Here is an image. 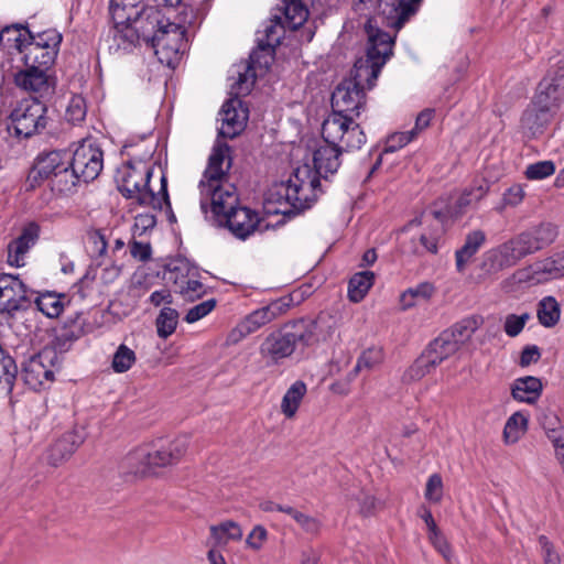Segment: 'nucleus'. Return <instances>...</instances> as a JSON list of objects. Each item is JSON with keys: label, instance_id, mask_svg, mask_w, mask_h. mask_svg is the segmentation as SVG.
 Listing matches in <instances>:
<instances>
[{"label": "nucleus", "instance_id": "f257e3e1", "mask_svg": "<svg viewBox=\"0 0 564 564\" xmlns=\"http://www.w3.org/2000/svg\"><path fill=\"white\" fill-rule=\"evenodd\" d=\"M366 56L355 62L350 77L332 94V113L359 117L366 108V90L376 85L381 68L392 55L393 37L380 30L376 20L365 23Z\"/></svg>", "mask_w": 564, "mask_h": 564}, {"label": "nucleus", "instance_id": "f03ea898", "mask_svg": "<svg viewBox=\"0 0 564 564\" xmlns=\"http://www.w3.org/2000/svg\"><path fill=\"white\" fill-rule=\"evenodd\" d=\"M343 151L341 148L326 142L319 145L313 153L314 169L308 164L300 165L286 182L276 183L268 191V212L290 215L310 208L322 192L319 176L327 178L338 171Z\"/></svg>", "mask_w": 564, "mask_h": 564}, {"label": "nucleus", "instance_id": "7ed1b4c3", "mask_svg": "<svg viewBox=\"0 0 564 564\" xmlns=\"http://www.w3.org/2000/svg\"><path fill=\"white\" fill-rule=\"evenodd\" d=\"M231 163L228 143L215 142L198 185L200 209L206 218H212L214 221L239 204L237 188L228 181Z\"/></svg>", "mask_w": 564, "mask_h": 564}, {"label": "nucleus", "instance_id": "20e7f679", "mask_svg": "<svg viewBox=\"0 0 564 564\" xmlns=\"http://www.w3.org/2000/svg\"><path fill=\"white\" fill-rule=\"evenodd\" d=\"M558 235L556 226L543 223L513 236L482 256L481 268L489 274L517 265L523 258L552 245Z\"/></svg>", "mask_w": 564, "mask_h": 564}, {"label": "nucleus", "instance_id": "39448f33", "mask_svg": "<svg viewBox=\"0 0 564 564\" xmlns=\"http://www.w3.org/2000/svg\"><path fill=\"white\" fill-rule=\"evenodd\" d=\"M173 9H151L149 22L143 26L144 42L150 44L161 63L172 66L188 48L189 37L184 34L182 24H175Z\"/></svg>", "mask_w": 564, "mask_h": 564}, {"label": "nucleus", "instance_id": "423d86ee", "mask_svg": "<svg viewBox=\"0 0 564 564\" xmlns=\"http://www.w3.org/2000/svg\"><path fill=\"white\" fill-rule=\"evenodd\" d=\"M258 58L259 53L257 51L252 52L250 63L243 66V70H236L237 78L232 76L234 82L230 85V95L232 97L223 105L219 111L221 126L218 129L216 142H224L220 138L234 139L243 131L248 120V111L243 108L239 97L248 95L254 85V65L258 63Z\"/></svg>", "mask_w": 564, "mask_h": 564}, {"label": "nucleus", "instance_id": "0eeeda50", "mask_svg": "<svg viewBox=\"0 0 564 564\" xmlns=\"http://www.w3.org/2000/svg\"><path fill=\"white\" fill-rule=\"evenodd\" d=\"M357 117L330 113L322 124V135L326 143L341 148L345 151L359 150L366 143V134Z\"/></svg>", "mask_w": 564, "mask_h": 564}, {"label": "nucleus", "instance_id": "6e6552de", "mask_svg": "<svg viewBox=\"0 0 564 564\" xmlns=\"http://www.w3.org/2000/svg\"><path fill=\"white\" fill-rule=\"evenodd\" d=\"M152 170L144 162L126 163L117 173V185L120 193L140 205H153L154 193L149 187Z\"/></svg>", "mask_w": 564, "mask_h": 564}, {"label": "nucleus", "instance_id": "1a4fd4ad", "mask_svg": "<svg viewBox=\"0 0 564 564\" xmlns=\"http://www.w3.org/2000/svg\"><path fill=\"white\" fill-rule=\"evenodd\" d=\"M47 108L35 97L22 99L10 115L9 129L18 138L29 139L41 133L47 126Z\"/></svg>", "mask_w": 564, "mask_h": 564}, {"label": "nucleus", "instance_id": "9d476101", "mask_svg": "<svg viewBox=\"0 0 564 564\" xmlns=\"http://www.w3.org/2000/svg\"><path fill=\"white\" fill-rule=\"evenodd\" d=\"M61 42V33L53 29L32 34L20 55V61L25 67L48 69L57 56Z\"/></svg>", "mask_w": 564, "mask_h": 564}, {"label": "nucleus", "instance_id": "9b49d317", "mask_svg": "<svg viewBox=\"0 0 564 564\" xmlns=\"http://www.w3.org/2000/svg\"><path fill=\"white\" fill-rule=\"evenodd\" d=\"M423 0H378L379 17L367 20H376L380 30L390 34L393 39L405 23L419 11Z\"/></svg>", "mask_w": 564, "mask_h": 564}, {"label": "nucleus", "instance_id": "f8f14e48", "mask_svg": "<svg viewBox=\"0 0 564 564\" xmlns=\"http://www.w3.org/2000/svg\"><path fill=\"white\" fill-rule=\"evenodd\" d=\"M58 364V352L53 347H44L22 365V378L32 390H41L54 381Z\"/></svg>", "mask_w": 564, "mask_h": 564}, {"label": "nucleus", "instance_id": "ddd939ff", "mask_svg": "<svg viewBox=\"0 0 564 564\" xmlns=\"http://www.w3.org/2000/svg\"><path fill=\"white\" fill-rule=\"evenodd\" d=\"M104 167V152L91 138L83 139L69 160L70 176L85 183L94 181Z\"/></svg>", "mask_w": 564, "mask_h": 564}, {"label": "nucleus", "instance_id": "4468645a", "mask_svg": "<svg viewBox=\"0 0 564 564\" xmlns=\"http://www.w3.org/2000/svg\"><path fill=\"white\" fill-rule=\"evenodd\" d=\"M295 347L318 346L328 341L335 333V323L330 317L319 315L315 319L300 318L286 324Z\"/></svg>", "mask_w": 564, "mask_h": 564}, {"label": "nucleus", "instance_id": "2eb2a0df", "mask_svg": "<svg viewBox=\"0 0 564 564\" xmlns=\"http://www.w3.org/2000/svg\"><path fill=\"white\" fill-rule=\"evenodd\" d=\"M187 447V437L180 436L167 445L159 446L155 443L142 445L131 454V459H140L144 467H165L178 463Z\"/></svg>", "mask_w": 564, "mask_h": 564}, {"label": "nucleus", "instance_id": "dca6fc26", "mask_svg": "<svg viewBox=\"0 0 564 564\" xmlns=\"http://www.w3.org/2000/svg\"><path fill=\"white\" fill-rule=\"evenodd\" d=\"M25 285L12 274H0V313L12 316L30 305Z\"/></svg>", "mask_w": 564, "mask_h": 564}, {"label": "nucleus", "instance_id": "f3484780", "mask_svg": "<svg viewBox=\"0 0 564 564\" xmlns=\"http://www.w3.org/2000/svg\"><path fill=\"white\" fill-rule=\"evenodd\" d=\"M215 223L226 227L238 239L246 240L258 228L260 217L254 210L237 204L230 212L221 215Z\"/></svg>", "mask_w": 564, "mask_h": 564}, {"label": "nucleus", "instance_id": "a211bd4d", "mask_svg": "<svg viewBox=\"0 0 564 564\" xmlns=\"http://www.w3.org/2000/svg\"><path fill=\"white\" fill-rule=\"evenodd\" d=\"M68 174H70L69 155L66 152L54 150L37 156L29 180L39 182L52 176H67Z\"/></svg>", "mask_w": 564, "mask_h": 564}, {"label": "nucleus", "instance_id": "6ab92c4d", "mask_svg": "<svg viewBox=\"0 0 564 564\" xmlns=\"http://www.w3.org/2000/svg\"><path fill=\"white\" fill-rule=\"evenodd\" d=\"M295 348L294 340L285 325L282 329L269 334L261 343L259 351L263 359L276 365L290 357Z\"/></svg>", "mask_w": 564, "mask_h": 564}, {"label": "nucleus", "instance_id": "aec40b11", "mask_svg": "<svg viewBox=\"0 0 564 564\" xmlns=\"http://www.w3.org/2000/svg\"><path fill=\"white\" fill-rule=\"evenodd\" d=\"M112 24L109 50L113 53L130 52L140 41L144 42L143 29L138 26L139 23L112 21Z\"/></svg>", "mask_w": 564, "mask_h": 564}, {"label": "nucleus", "instance_id": "412c9836", "mask_svg": "<svg viewBox=\"0 0 564 564\" xmlns=\"http://www.w3.org/2000/svg\"><path fill=\"white\" fill-rule=\"evenodd\" d=\"M40 227L35 223H30L23 227L19 237L8 245V263L20 268L25 264V258L30 249L39 239Z\"/></svg>", "mask_w": 564, "mask_h": 564}, {"label": "nucleus", "instance_id": "4be33fe9", "mask_svg": "<svg viewBox=\"0 0 564 564\" xmlns=\"http://www.w3.org/2000/svg\"><path fill=\"white\" fill-rule=\"evenodd\" d=\"M288 28L284 21H281V17L275 15L270 19L262 31L257 33V43L260 52L265 53L264 56V68H269L272 61V53L274 47L280 44L281 39L284 35V29Z\"/></svg>", "mask_w": 564, "mask_h": 564}, {"label": "nucleus", "instance_id": "5701e85b", "mask_svg": "<svg viewBox=\"0 0 564 564\" xmlns=\"http://www.w3.org/2000/svg\"><path fill=\"white\" fill-rule=\"evenodd\" d=\"M84 441L85 433L83 430H72L64 433L51 445L47 453L48 463L53 466H58L68 459Z\"/></svg>", "mask_w": 564, "mask_h": 564}, {"label": "nucleus", "instance_id": "b1692460", "mask_svg": "<svg viewBox=\"0 0 564 564\" xmlns=\"http://www.w3.org/2000/svg\"><path fill=\"white\" fill-rule=\"evenodd\" d=\"M276 317L272 306H263L246 316L229 334L231 343H238L248 335L257 332Z\"/></svg>", "mask_w": 564, "mask_h": 564}, {"label": "nucleus", "instance_id": "393cba45", "mask_svg": "<svg viewBox=\"0 0 564 564\" xmlns=\"http://www.w3.org/2000/svg\"><path fill=\"white\" fill-rule=\"evenodd\" d=\"M46 70L41 67H26L15 75V84L23 90L36 93L41 96L50 94L52 87Z\"/></svg>", "mask_w": 564, "mask_h": 564}, {"label": "nucleus", "instance_id": "a878e982", "mask_svg": "<svg viewBox=\"0 0 564 564\" xmlns=\"http://www.w3.org/2000/svg\"><path fill=\"white\" fill-rule=\"evenodd\" d=\"M31 32L19 24L9 25L0 30V48L10 55H21L24 46L29 42Z\"/></svg>", "mask_w": 564, "mask_h": 564}, {"label": "nucleus", "instance_id": "bb28decb", "mask_svg": "<svg viewBox=\"0 0 564 564\" xmlns=\"http://www.w3.org/2000/svg\"><path fill=\"white\" fill-rule=\"evenodd\" d=\"M533 279L536 282H544L564 276V251L556 252L551 257L536 261L531 267Z\"/></svg>", "mask_w": 564, "mask_h": 564}, {"label": "nucleus", "instance_id": "cd10ccee", "mask_svg": "<svg viewBox=\"0 0 564 564\" xmlns=\"http://www.w3.org/2000/svg\"><path fill=\"white\" fill-rule=\"evenodd\" d=\"M542 393V382L539 378L527 376L518 378L511 384V397L521 403L533 404Z\"/></svg>", "mask_w": 564, "mask_h": 564}, {"label": "nucleus", "instance_id": "c85d7f7f", "mask_svg": "<svg viewBox=\"0 0 564 564\" xmlns=\"http://www.w3.org/2000/svg\"><path fill=\"white\" fill-rule=\"evenodd\" d=\"M486 241L482 230H473L467 234L464 245L455 252L456 270L462 273L473 257L478 252Z\"/></svg>", "mask_w": 564, "mask_h": 564}, {"label": "nucleus", "instance_id": "c756f323", "mask_svg": "<svg viewBox=\"0 0 564 564\" xmlns=\"http://www.w3.org/2000/svg\"><path fill=\"white\" fill-rule=\"evenodd\" d=\"M151 9H159V7L139 8L130 7L129 4H109L111 21H118V23H139L138 26L141 29L149 22L148 15Z\"/></svg>", "mask_w": 564, "mask_h": 564}, {"label": "nucleus", "instance_id": "7c9ffc66", "mask_svg": "<svg viewBox=\"0 0 564 564\" xmlns=\"http://www.w3.org/2000/svg\"><path fill=\"white\" fill-rule=\"evenodd\" d=\"M459 349L458 341L453 338V334L443 332L438 337L430 343L423 351L435 365L440 366L445 359L453 356Z\"/></svg>", "mask_w": 564, "mask_h": 564}, {"label": "nucleus", "instance_id": "2f4dec72", "mask_svg": "<svg viewBox=\"0 0 564 564\" xmlns=\"http://www.w3.org/2000/svg\"><path fill=\"white\" fill-rule=\"evenodd\" d=\"M560 100L558 85L551 80L543 79L539 84L531 104L553 115L560 105Z\"/></svg>", "mask_w": 564, "mask_h": 564}, {"label": "nucleus", "instance_id": "473e14b6", "mask_svg": "<svg viewBox=\"0 0 564 564\" xmlns=\"http://www.w3.org/2000/svg\"><path fill=\"white\" fill-rule=\"evenodd\" d=\"M530 415L525 411L512 413L506 421L502 440L505 444L512 445L518 443L528 432Z\"/></svg>", "mask_w": 564, "mask_h": 564}, {"label": "nucleus", "instance_id": "72a5a7b5", "mask_svg": "<svg viewBox=\"0 0 564 564\" xmlns=\"http://www.w3.org/2000/svg\"><path fill=\"white\" fill-rule=\"evenodd\" d=\"M314 0H285L283 6L284 23L290 30L302 26L310 14L308 4Z\"/></svg>", "mask_w": 564, "mask_h": 564}, {"label": "nucleus", "instance_id": "f704fd0d", "mask_svg": "<svg viewBox=\"0 0 564 564\" xmlns=\"http://www.w3.org/2000/svg\"><path fill=\"white\" fill-rule=\"evenodd\" d=\"M18 376L15 360L0 344V395L9 397L13 390Z\"/></svg>", "mask_w": 564, "mask_h": 564}, {"label": "nucleus", "instance_id": "c9c22d12", "mask_svg": "<svg viewBox=\"0 0 564 564\" xmlns=\"http://www.w3.org/2000/svg\"><path fill=\"white\" fill-rule=\"evenodd\" d=\"M191 275H197L196 268L183 258L170 260L163 271V279L170 283L181 286Z\"/></svg>", "mask_w": 564, "mask_h": 564}, {"label": "nucleus", "instance_id": "e433bc0d", "mask_svg": "<svg viewBox=\"0 0 564 564\" xmlns=\"http://www.w3.org/2000/svg\"><path fill=\"white\" fill-rule=\"evenodd\" d=\"M436 293V288L431 282H421L413 288L406 289L400 295V305L403 311L414 307L421 301L431 300Z\"/></svg>", "mask_w": 564, "mask_h": 564}, {"label": "nucleus", "instance_id": "4c0bfd02", "mask_svg": "<svg viewBox=\"0 0 564 564\" xmlns=\"http://www.w3.org/2000/svg\"><path fill=\"white\" fill-rule=\"evenodd\" d=\"M375 282V273L361 271L355 273L348 283V297L351 302L358 303L367 295Z\"/></svg>", "mask_w": 564, "mask_h": 564}, {"label": "nucleus", "instance_id": "58836bf2", "mask_svg": "<svg viewBox=\"0 0 564 564\" xmlns=\"http://www.w3.org/2000/svg\"><path fill=\"white\" fill-rule=\"evenodd\" d=\"M306 391V384L302 380L293 382L286 390L281 402V411L286 417L291 419L295 415Z\"/></svg>", "mask_w": 564, "mask_h": 564}, {"label": "nucleus", "instance_id": "ea45409f", "mask_svg": "<svg viewBox=\"0 0 564 564\" xmlns=\"http://www.w3.org/2000/svg\"><path fill=\"white\" fill-rule=\"evenodd\" d=\"M205 18L202 8L184 7L172 20L175 24H182L184 34L187 37L194 35L195 30L200 25Z\"/></svg>", "mask_w": 564, "mask_h": 564}, {"label": "nucleus", "instance_id": "a19ab883", "mask_svg": "<svg viewBox=\"0 0 564 564\" xmlns=\"http://www.w3.org/2000/svg\"><path fill=\"white\" fill-rule=\"evenodd\" d=\"M552 117L553 115L549 111L530 104L522 115L521 122L523 128L528 129L532 134H536L542 132Z\"/></svg>", "mask_w": 564, "mask_h": 564}, {"label": "nucleus", "instance_id": "79ce46f5", "mask_svg": "<svg viewBox=\"0 0 564 564\" xmlns=\"http://www.w3.org/2000/svg\"><path fill=\"white\" fill-rule=\"evenodd\" d=\"M210 534L217 545H225L229 541H240L243 535L241 527L230 520L212 525Z\"/></svg>", "mask_w": 564, "mask_h": 564}, {"label": "nucleus", "instance_id": "37998d69", "mask_svg": "<svg viewBox=\"0 0 564 564\" xmlns=\"http://www.w3.org/2000/svg\"><path fill=\"white\" fill-rule=\"evenodd\" d=\"M87 248L97 265L106 264L108 242L101 230H91L87 235Z\"/></svg>", "mask_w": 564, "mask_h": 564}, {"label": "nucleus", "instance_id": "c03bdc74", "mask_svg": "<svg viewBox=\"0 0 564 564\" xmlns=\"http://www.w3.org/2000/svg\"><path fill=\"white\" fill-rule=\"evenodd\" d=\"M437 366L435 365V360L432 361L430 358L425 356L423 352L403 373L402 380L405 383H412L415 381H420L425 376L432 373Z\"/></svg>", "mask_w": 564, "mask_h": 564}, {"label": "nucleus", "instance_id": "a18cd8bd", "mask_svg": "<svg viewBox=\"0 0 564 564\" xmlns=\"http://www.w3.org/2000/svg\"><path fill=\"white\" fill-rule=\"evenodd\" d=\"M482 318L477 315L468 316L456 323L451 330L445 332L446 334H453V338L458 341V346L469 339L471 335L481 325Z\"/></svg>", "mask_w": 564, "mask_h": 564}, {"label": "nucleus", "instance_id": "49530a36", "mask_svg": "<svg viewBox=\"0 0 564 564\" xmlns=\"http://www.w3.org/2000/svg\"><path fill=\"white\" fill-rule=\"evenodd\" d=\"M561 311L558 303L552 296L544 297L538 310V317L540 323L545 327L554 326L560 319Z\"/></svg>", "mask_w": 564, "mask_h": 564}, {"label": "nucleus", "instance_id": "de8ad7c7", "mask_svg": "<svg viewBox=\"0 0 564 564\" xmlns=\"http://www.w3.org/2000/svg\"><path fill=\"white\" fill-rule=\"evenodd\" d=\"M178 313L172 307H163L156 318V332L159 337L167 338L177 326Z\"/></svg>", "mask_w": 564, "mask_h": 564}, {"label": "nucleus", "instance_id": "09e8293b", "mask_svg": "<svg viewBox=\"0 0 564 564\" xmlns=\"http://www.w3.org/2000/svg\"><path fill=\"white\" fill-rule=\"evenodd\" d=\"M383 359L384 354L381 347H369L366 350H364L359 358L357 359L356 366L354 368V373L356 375L364 369H375L383 361Z\"/></svg>", "mask_w": 564, "mask_h": 564}, {"label": "nucleus", "instance_id": "8fccbe9b", "mask_svg": "<svg viewBox=\"0 0 564 564\" xmlns=\"http://www.w3.org/2000/svg\"><path fill=\"white\" fill-rule=\"evenodd\" d=\"M134 362V351L124 344H121L113 354L111 367L115 372L123 373L128 371Z\"/></svg>", "mask_w": 564, "mask_h": 564}, {"label": "nucleus", "instance_id": "3c124183", "mask_svg": "<svg viewBox=\"0 0 564 564\" xmlns=\"http://www.w3.org/2000/svg\"><path fill=\"white\" fill-rule=\"evenodd\" d=\"M87 115L86 100L82 95H73L67 104L65 118L67 121L76 124L82 122Z\"/></svg>", "mask_w": 564, "mask_h": 564}, {"label": "nucleus", "instance_id": "603ef678", "mask_svg": "<svg viewBox=\"0 0 564 564\" xmlns=\"http://www.w3.org/2000/svg\"><path fill=\"white\" fill-rule=\"evenodd\" d=\"M39 310L48 317H57L63 312L61 296L47 292L36 299Z\"/></svg>", "mask_w": 564, "mask_h": 564}, {"label": "nucleus", "instance_id": "864d4df0", "mask_svg": "<svg viewBox=\"0 0 564 564\" xmlns=\"http://www.w3.org/2000/svg\"><path fill=\"white\" fill-rule=\"evenodd\" d=\"M556 167L553 161L545 160L527 166L524 175L528 180L540 181L554 174Z\"/></svg>", "mask_w": 564, "mask_h": 564}, {"label": "nucleus", "instance_id": "5fc2aeb1", "mask_svg": "<svg viewBox=\"0 0 564 564\" xmlns=\"http://www.w3.org/2000/svg\"><path fill=\"white\" fill-rule=\"evenodd\" d=\"M180 294L187 301H195L200 299L205 292V285L196 279V275H191L181 286H178Z\"/></svg>", "mask_w": 564, "mask_h": 564}, {"label": "nucleus", "instance_id": "6e6d98bb", "mask_svg": "<svg viewBox=\"0 0 564 564\" xmlns=\"http://www.w3.org/2000/svg\"><path fill=\"white\" fill-rule=\"evenodd\" d=\"M538 542L541 550V555L544 564H562V556L557 549L545 535H540Z\"/></svg>", "mask_w": 564, "mask_h": 564}, {"label": "nucleus", "instance_id": "4d7b16f0", "mask_svg": "<svg viewBox=\"0 0 564 564\" xmlns=\"http://www.w3.org/2000/svg\"><path fill=\"white\" fill-rule=\"evenodd\" d=\"M216 306V300L215 299H209V300H206L204 302H200L199 304L191 307L184 319L192 324V323H195L202 318H204L205 316H207Z\"/></svg>", "mask_w": 564, "mask_h": 564}, {"label": "nucleus", "instance_id": "13d9d810", "mask_svg": "<svg viewBox=\"0 0 564 564\" xmlns=\"http://www.w3.org/2000/svg\"><path fill=\"white\" fill-rule=\"evenodd\" d=\"M529 318H530L529 313H523L521 315L509 314L506 317L505 326H503L506 334L510 337L518 336L524 328Z\"/></svg>", "mask_w": 564, "mask_h": 564}, {"label": "nucleus", "instance_id": "bf43d9fd", "mask_svg": "<svg viewBox=\"0 0 564 564\" xmlns=\"http://www.w3.org/2000/svg\"><path fill=\"white\" fill-rule=\"evenodd\" d=\"M425 499L430 502L437 503L443 497V480L438 474H432L426 482L424 492Z\"/></svg>", "mask_w": 564, "mask_h": 564}, {"label": "nucleus", "instance_id": "052dcab7", "mask_svg": "<svg viewBox=\"0 0 564 564\" xmlns=\"http://www.w3.org/2000/svg\"><path fill=\"white\" fill-rule=\"evenodd\" d=\"M486 195L482 186L466 188L457 199V208L462 212L464 208L479 202Z\"/></svg>", "mask_w": 564, "mask_h": 564}, {"label": "nucleus", "instance_id": "680f3d73", "mask_svg": "<svg viewBox=\"0 0 564 564\" xmlns=\"http://www.w3.org/2000/svg\"><path fill=\"white\" fill-rule=\"evenodd\" d=\"M415 138L412 135L411 131H404V132H394L387 139L386 145H384V152L386 153H392L395 152L406 144H409L411 141H413Z\"/></svg>", "mask_w": 564, "mask_h": 564}, {"label": "nucleus", "instance_id": "e2e57ef3", "mask_svg": "<svg viewBox=\"0 0 564 564\" xmlns=\"http://www.w3.org/2000/svg\"><path fill=\"white\" fill-rule=\"evenodd\" d=\"M268 540V531L263 525H256L247 535L246 545L252 551H260Z\"/></svg>", "mask_w": 564, "mask_h": 564}, {"label": "nucleus", "instance_id": "0e129e2a", "mask_svg": "<svg viewBox=\"0 0 564 564\" xmlns=\"http://www.w3.org/2000/svg\"><path fill=\"white\" fill-rule=\"evenodd\" d=\"M293 520L308 534H317L322 527V523L317 518L302 511L295 513V518Z\"/></svg>", "mask_w": 564, "mask_h": 564}, {"label": "nucleus", "instance_id": "69168bd1", "mask_svg": "<svg viewBox=\"0 0 564 564\" xmlns=\"http://www.w3.org/2000/svg\"><path fill=\"white\" fill-rule=\"evenodd\" d=\"M129 249L132 258L142 262L150 260L152 256V248L149 242L133 240L130 242Z\"/></svg>", "mask_w": 564, "mask_h": 564}, {"label": "nucleus", "instance_id": "338daca9", "mask_svg": "<svg viewBox=\"0 0 564 564\" xmlns=\"http://www.w3.org/2000/svg\"><path fill=\"white\" fill-rule=\"evenodd\" d=\"M419 243L421 248L415 247V253H422L423 251H427L430 253H436L438 250V237L435 235L422 234L419 238Z\"/></svg>", "mask_w": 564, "mask_h": 564}, {"label": "nucleus", "instance_id": "774afa93", "mask_svg": "<svg viewBox=\"0 0 564 564\" xmlns=\"http://www.w3.org/2000/svg\"><path fill=\"white\" fill-rule=\"evenodd\" d=\"M433 116L434 110L432 109H424L416 116L414 128L410 130L415 139L424 129L430 126Z\"/></svg>", "mask_w": 564, "mask_h": 564}]
</instances>
